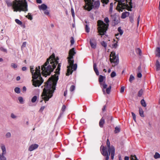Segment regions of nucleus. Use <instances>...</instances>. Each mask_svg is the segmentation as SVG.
<instances>
[{"label":"nucleus","mask_w":160,"mask_h":160,"mask_svg":"<svg viewBox=\"0 0 160 160\" xmlns=\"http://www.w3.org/2000/svg\"><path fill=\"white\" fill-rule=\"evenodd\" d=\"M129 13L128 12H125L122 13L121 18L123 19L125 18L129 15Z\"/></svg>","instance_id":"obj_18"},{"label":"nucleus","mask_w":160,"mask_h":160,"mask_svg":"<svg viewBox=\"0 0 160 160\" xmlns=\"http://www.w3.org/2000/svg\"><path fill=\"white\" fill-rule=\"evenodd\" d=\"M105 78V77L102 76V75H100L99 77V81L100 83V86H101L102 84V82L104 79Z\"/></svg>","instance_id":"obj_16"},{"label":"nucleus","mask_w":160,"mask_h":160,"mask_svg":"<svg viewBox=\"0 0 160 160\" xmlns=\"http://www.w3.org/2000/svg\"><path fill=\"white\" fill-rule=\"evenodd\" d=\"M44 13L45 14L47 15H48L49 14V11L48 10L46 9V10H44Z\"/></svg>","instance_id":"obj_46"},{"label":"nucleus","mask_w":160,"mask_h":160,"mask_svg":"<svg viewBox=\"0 0 160 160\" xmlns=\"http://www.w3.org/2000/svg\"><path fill=\"white\" fill-rule=\"evenodd\" d=\"M118 41H116V42H115V43H114L112 45V46L113 48H116L118 46V45L117 44V43L118 42Z\"/></svg>","instance_id":"obj_43"},{"label":"nucleus","mask_w":160,"mask_h":160,"mask_svg":"<svg viewBox=\"0 0 160 160\" xmlns=\"http://www.w3.org/2000/svg\"><path fill=\"white\" fill-rule=\"evenodd\" d=\"M136 52L137 54H138L139 55H141L142 54V51L141 49L139 48H137L136 49Z\"/></svg>","instance_id":"obj_32"},{"label":"nucleus","mask_w":160,"mask_h":160,"mask_svg":"<svg viewBox=\"0 0 160 160\" xmlns=\"http://www.w3.org/2000/svg\"><path fill=\"white\" fill-rule=\"evenodd\" d=\"M85 29L87 32H89V28L87 25L85 26Z\"/></svg>","instance_id":"obj_50"},{"label":"nucleus","mask_w":160,"mask_h":160,"mask_svg":"<svg viewBox=\"0 0 160 160\" xmlns=\"http://www.w3.org/2000/svg\"><path fill=\"white\" fill-rule=\"evenodd\" d=\"M131 159L132 160H138L137 159L136 156L135 155H132L131 156Z\"/></svg>","instance_id":"obj_38"},{"label":"nucleus","mask_w":160,"mask_h":160,"mask_svg":"<svg viewBox=\"0 0 160 160\" xmlns=\"http://www.w3.org/2000/svg\"><path fill=\"white\" fill-rule=\"evenodd\" d=\"M138 72H142V68L141 66H139L138 67V69H137Z\"/></svg>","instance_id":"obj_52"},{"label":"nucleus","mask_w":160,"mask_h":160,"mask_svg":"<svg viewBox=\"0 0 160 160\" xmlns=\"http://www.w3.org/2000/svg\"><path fill=\"white\" fill-rule=\"evenodd\" d=\"M93 69L96 74L97 75H99V72L97 68V65L96 63H94L93 64Z\"/></svg>","instance_id":"obj_17"},{"label":"nucleus","mask_w":160,"mask_h":160,"mask_svg":"<svg viewBox=\"0 0 160 160\" xmlns=\"http://www.w3.org/2000/svg\"><path fill=\"white\" fill-rule=\"evenodd\" d=\"M26 90V88L25 86H24L22 88V91L23 92H25Z\"/></svg>","instance_id":"obj_62"},{"label":"nucleus","mask_w":160,"mask_h":160,"mask_svg":"<svg viewBox=\"0 0 160 160\" xmlns=\"http://www.w3.org/2000/svg\"><path fill=\"white\" fill-rule=\"evenodd\" d=\"M0 50L3 52H7V50L4 47H1V48H0Z\"/></svg>","instance_id":"obj_47"},{"label":"nucleus","mask_w":160,"mask_h":160,"mask_svg":"<svg viewBox=\"0 0 160 160\" xmlns=\"http://www.w3.org/2000/svg\"><path fill=\"white\" fill-rule=\"evenodd\" d=\"M139 113L140 116L142 117H143L144 115L143 114V110L141 108H139Z\"/></svg>","instance_id":"obj_22"},{"label":"nucleus","mask_w":160,"mask_h":160,"mask_svg":"<svg viewBox=\"0 0 160 160\" xmlns=\"http://www.w3.org/2000/svg\"><path fill=\"white\" fill-rule=\"evenodd\" d=\"M85 2V5L84 8L90 11L93 8L97 9L100 6V2L99 0L95 1V0H84Z\"/></svg>","instance_id":"obj_7"},{"label":"nucleus","mask_w":160,"mask_h":160,"mask_svg":"<svg viewBox=\"0 0 160 160\" xmlns=\"http://www.w3.org/2000/svg\"><path fill=\"white\" fill-rule=\"evenodd\" d=\"M137 77L139 78H141L142 77V74H141V72H138Z\"/></svg>","instance_id":"obj_53"},{"label":"nucleus","mask_w":160,"mask_h":160,"mask_svg":"<svg viewBox=\"0 0 160 160\" xmlns=\"http://www.w3.org/2000/svg\"><path fill=\"white\" fill-rule=\"evenodd\" d=\"M37 99V96H33L31 99V102L32 103H34L36 102Z\"/></svg>","instance_id":"obj_29"},{"label":"nucleus","mask_w":160,"mask_h":160,"mask_svg":"<svg viewBox=\"0 0 160 160\" xmlns=\"http://www.w3.org/2000/svg\"><path fill=\"white\" fill-rule=\"evenodd\" d=\"M116 73L115 72H112L111 74V77L113 78L116 76Z\"/></svg>","instance_id":"obj_45"},{"label":"nucleus","mask_w":160,"mask_h":160,"mask_svg":"<svg viewBox=\"0 0 160 160\" xmlns=\"http://www.w3.org/2000/svg\"><path fill=\"white\" fill-rule=\"evenodd\" d=\"M0 147L2 151V153H0V160H7V152L6 145L2 143L0 145Z\"/></svg>","instance_id":"obj_8"},{"label":"nucleus","mask_w":160,"mask_h":160,"mask_svg":"<svg viewBox=\"0 0 160 160\" xmlns=\"http://www.w3.org/2000/svg\"><path fill=\"white\" fill-rule=\"evenodd\" d=\"M11 117L13 119H15L17 118V116L13 113L11 114Z\"/></svg>","instance_id":"obj_49"},{"label":"nucleus","mask_w":160,"mask_h":160,"mask_svg":"<svg viewBox=\"0 0 160 160\" xmlns=\"http://www.w3.org/2000/svg\"><path fill=\"white\" fill-rule=\"evenodd\" d=\"M58 58L56 60L54 54H52L47 60L44 64L41 67L42 74L43 76L46 77L49 75L53 71L54 68L58 65L57 67L55 72V74L50 78L45 85L43 89L42 97L45 102L48 101L53 96V93L55 89V86L59 74V71L61 66V64L58 63Z\"/></svg>","instance_id":"obj_1"},{"label":"nucleus","mask_w":160,"mask_h":160,"mask_svg":"<svg viewBox=\"0 0 160 160\" xmlns=\"http://www.w3.org/2000/svg\"><path fill=\"white\" fill-rule=\"evenodd\" d=\"M48 7L47 6L44 4H42L41 5L38 6V8L40 10H45Z\"/></svg>","instance_id":"obj_15"},{"label":"nucleus","mask_w":160,"mask_h":160,"mask_svg":"<svg viewBox=\"0 0 160 160\" xmlns=\"http://www.w3.org/2000/svg\"><path fill=\"white\" fill-rule=\"evenodd\" d=\"M75 89V86L74 85H72L70 88V90L71 92L73 91Z\"/></svg>","instance_id":"obj_42"},{"label":"nucleus","mask_w":160,"mask_h":160,"mask_svg":"<svg viewBox=\"0 0 160 160\" xmlns=\"http://www.w3.org/2000/svg\"><path fill=\"white\" fill-rule=\"evenodd\" d=\"M124 160H129V157L127 156H125L124 158Z\"/></svg>","instance_id":"obj_64"},{"label":"nucleus","mask_w":160,"mask_h":160,"mask_svg":"<svg viewBox=\"0 0 160 160\" xmlns=\"http://www.w3.org/2000/svg\"><path fill=\"white\" fill-rule=\"evenodd\" d=\"M15 21L16 23L18 25H21L22 23V22L20 20L18 19H16Z\"/></svg>","instance_id":"obj_39"},{"label":"nucleus","mask_w":160,"mask_h":160,"mask_svg":"<svg viewBox=\"0 0 160 160\" xmlns=\"http://www.w3.org/2000/svg\"><path fill=\"white\" fill-rule=\"evenodd\" d=\"M36 2L38 3H42V1L41 0H36Z\"/></svg>","instance_id":"obj_61"},{"label":"nucleus","mask_w":160,"mask_h":160,"mask_svg":"<svg viewBox=\"0 0 160 160\" xmlns=\"http://www.w3.org/2000/svg\"><path fill=\"white\" fill-rule=\"evenodd\" d=\"M156 67L157 70H159L160 69V64L158 60H157L156 62Z\"/></svg>","instance_id":"obj_24"},{"label":"nucleus","mask_w":160,"mask_h":160,"mask_svg":"<svg viewBox=\"0 0 160 160\" xmlns=\"http://www.w3.org/2000/svg\"><path fill=\"white\" fill-rule=\"evenodd\" d=\"M102 87L103 88L102 89V91L103 92V93L104 94H106V92L105 91V90H104L105 89H106L107 88V85L105 84V83H102V84L101 86V87Z\"/></svg>","instance_id":"obj_19"},{"label":"nucleus","mask_w":160,"mask_h":160,"mask_svg":"<svg viewBox=\"0 0 160 160\" xmlns=\"http://www.w3.org/2000/svg\"><path fill=\"white\" fill-rule=\"evenodd\" d=\"M125 89V87L124 86H122L121 87V89H120V92L121 93H122L124 92Z\"/></svg>","instance_id":"obj_51"},{"label":"nucleus","mask_w":160,"mask_h":160,"mask_svg":"<svg viewBox=\"0 0 160 160\" xmlns=\"http://www.w3.org/2000/svg\"><path fill=\"white\" fill-rule=\"evenodd\" d=\"M113 4L112 3H111L110 4V9H109V11L110 12H112V8H113Z\"/></svg>","instance_id":"obj_44"},{"label":"nucleus","mask_w":160,"mask_h":160,"mask_svg":"<svg viewBox=\"0 0 160 160\" xmlns=\"http://www.w3.org/2000/svg\"><path fill=\"white\" fill-rule=\"evenodd\" d=\"M113 21H114L115 24H117L119 22V20L117 19L116 18H114V19H113Z\"/></svg>","instance_id":"obj_41"},{"label":"nucleus","mask_w":160,"mask_h":160,"mask_svg":"<svg viewBox=\"0 0 160 160\" xmlns=\"http://www.w3.org/2000/svg\"><path fill=\"white\" fill-rule=\"evenodd\" d=\"M90 43L91 48L95 49L96 48L97 43L96 39L94 38H92L90 39Z\"/></svg>","instance_id":"obj_12"},{"label":"nucleus","mask_w":160,"mask_h":160,"mask_svg":"<svg viewBox=\"0 0 160 160\" xmlns=\"http://www.w3.org/2000/svg\"><path fill=\"white\" fill-rule=\"evenodd\" d=\"M143 90L142 89H141L140 90L138 93V96L139 97H140L142 96V95L143 94Z\"/></svg>","instance_id":"obj_27"},{"label":"nucleus","mask_w":160,"mask_h":160,"mask_svg":"<svg viewBox=\"0 0 160 160\" xmlns=\"http://www.w3.org/2000/svg\"><path fill=\"white\" fill-rule=\"evenodd\" d=\"M156 55L158 57H160V48L159 47L157 48Z\"/></svg>","instance_id":"obj_21"},{"label":"nucleus","mask_w":160,"mask_h":160,"mask_svg":"<svg viewBox=\"0 0 160 160\" xmlns=\"http://www.w3.org/2000/svg\"><path fill=\"white\" fill-rule=\"evenodd\" d=\"M140 19V16H139L138 18V19H137V25L138 26V25L139 24Z\"/></svg>","instance_id":"obj_60"},{"label":"nucleus","mask_w":160,"mask_h":160,"mask_svg":"<svg viewBox=\"0 0 160 160\" xmlns=\"http://www.w3.org/2000/svg\"><path fill=\"white\" fill-rule=\"evenodd\" d=\"M102 154L104 156H106L105 160H108L109 154L106 148L102 146L100 148Z\"/></svg>","instance_id":"obj_11"},{"label":"nucleus","mask_w":160,"mask_h":160,"mask_svg":"<svg viewBox=\"0 0 160 160\" xmlns=\"http://www.w3.org/2000/svg\"><path fill=\"white\" fill-rule=\"evenodd\" d=\"M81 122L82 123H84L86 122V120L84 118H82L81 120Z\"/></svg>","instance_id":"obj_59"},{"label":"nucleus","mask_w":160,"mask_h":160,"mask_svg":"<svg viewBox=\"0 0 160 160\" xmlns=\"http://www.w3.org/2000/svg\"><path fill=\"white\" fill-rule=\"evenodd\" d=\"M141 103L142 105L144 107H145L147 106L145 100L143 99H142L141 101Z\"/></svg>","instance_id":"obj_26"},{"label":"nucleus","mask_w":160,"mask_h":160,"mask_svg":"<svg viewBox=\"0 0 160 160\" xmlns=\"http://www.w3.org/2000/svg\"><path fill=\"white\" fill-rule=\"evenodd\" d=\"M110 61L113 66L116 65L118 62V58L115 55V52H111L110 54Z\"/></svg>","instance_id":"obj_10"},{"label":"nucleus","mask_w":160,"mask_h":160,"mask_svg":"<svg viewBox=\"0 0 160 160\" xmlns=\"http://www.w3.org/2000/svg\"><path fill=\"white\" fill-rule=\"evenodd\" d=\"M45 106H42V107H41V108H40V110H39V111L40 112H42L43 110H44V109L45 108Z\"/></svg>","instance_id":"obj_56"},{"label":"nucleus","mask_w":160,"mask_h":160,"mask_svg":"<svg viewBox=\"0 0 160 160\" xmlns=\"http://www.w3.org/2000/svg\"><path fill=\"white\" fill-rule=\"evenodd\" d=\"M118 2L117 9L119 12H122V10L127 8L128 11H131L132 6V0H115Z\"/></svg>","instance_id":"obj_5"},{"label":"nucleus","mask_w":160,"mask_h":160,"mask_svg":"<svg viewBox=\"0 0 160 160\" xmlns=\"http://www.w3.org/2000/svg\"><path fill=\"white\" fill-rule=\"evenodd\" d=\"M27 70V68L25 67H23L22 68V70L23 71H25Z\"/></svg>","instance_id":"obj_63"},{"label":"nucleus","mask_w":160,"mask_h":160,"mask_svg":"<svg viewBox=\"0 0 160 160\" xmlns=\"http://www.w3.org/2000/svg\"><path fill=\"white\" fill-rule=\"evenodd\" d=\"M74 42V40L73 38H72V39L71 40V43L72 45H73Z\"/></svg>","instance_id":"obj_58"},{"label":"nucleus","mask_w":160,"mask_h":160,"mask_svg":"<svg viewBox=\"0 0 160 160\" xmlns=\"http://www.w3.org/2000/svg\"><path fill=\"white\" fill-rule=\"evenodd\" d=\"M38 145L37 144H33L30 145L28 148V150L32 151L38 148Z\"/></svg>","instance_id":"obj_13"},{"label":"nucleus","mask_w":160,"mask_h":160,"mask_svg":"<svg viewBox=\"0 0 160 160\" xmlns=\"http://www.w3.org/2000/svg\"><path fill=\"white\" fill-rule=\"evenodd\" d=\"M26 17L28 18L29 19L31 20L32 19V16L31 15V14L29 13H28V15L26 16Z\"/></svg>","instance_id":"obj_30"},{"label":"nucleus","mask_w":160,"mask_h":160,"mask_svg":"<svg viewBox=\"0 0 160 160\" xmlns=\"http://www.w3.org/2000/svg\"><path fill=\"white\" fill-rule=\"evenodd\" d=\"M26 42H24L23 43H22V45L21 48H22L25 47H26Z\"/></svg>","instance_id":"obj_57"},{"label":"nucleus","mask_w":160,"mask_h":160,"mask_svg":"<svg viewBox=\"0 0 160 160\" xmlns=\"http://www.w3.org/2000/svg\"><path fill=\"white\" fill-rule=\"evenodd\" d=\"M8 7L12 6L14 12H19L28 11V5L26 0H14L12 2L8 0L6 1Z\"/></svg>","instance_id":"obj_2"},{"label":"nucleus","mask_w":160,"mask_h":160,"mask_svg":"<svg viewBox=\"0 0 160 160\" xmlns=\"http://www.w3.org/2000/svg\"><path fill=\"white\" fill-rule=\"evenodd\" d=\"M11 66L12 68L15 69L17 68L18 65L16 64L12 63L11 64Z\"/></svg>","instance_id":"obj_31"},{"label":"nucleus","mask_w":160,"mask_h":160,"mask_svg":"<svg viewBox=\"0 0 160 160\" xmlns=\"http://www.w3.org/2000/svg\"><path fill=\"white\" fill-rule=\"evenodd\" d=\"M134 77L132 75H131L130 76V78L129 79V81L130 82H132L134 79Z\"/></svg>","instance_id":"obj_33"},{"label":"nucleus","mask_w":160,"mask_h":160,"mask_svg":"<svg viewBox=\"0 0 160 160\" xmlns=\"http://www.w3.org/2000/svg\"><path fill=\"white\" fill-rule=\"evenodd\" d=\"M120 131V128L118 127H116L115 128V130L114 131L115 133H117L119 132Z\"/></svg>","instance_id":"obj_36"},{"label":"nucleus","mask_w":160,"mask_h":160,"mask_svg":"<svg viewBox=\"0 0 160 160\" xmlns=\"http://www.w3.org/2000/svg\"><path fill=\"white\" fill-rule=\"evenodd\" d=\"M40 66L36 67L34 69L33 66L30 67V72L32 74V85L35 87H39L43 82V80L41 77Z\"/></svg>","instance_id":"obj_3"},{"label":"nucleus","mask_w":160,"mask_h":160,"mask_svg":"<svg viewBox=\"0 0 160 160\" xmlns=\"http://www.w3.org/2000/svg\"><path fill=\"white\" fill-rule=\"evenodd\" d=\"M109 0H102L101 1L103 3L107 4L109 2Z\"/></svg>","instance_id":"obj_48"},{"label":"nucleus","mask_w":160,"mask_h":160,"mask_svg":"<svg viewBox=\"0 0 160 160\" xmlns=\"http://www.w3.org/2000/svg\"><path fill=\"white\" fill-rule=\"evenodd\" d=\"M154 158L155 159L160 158V154L158 152H155L154 155Z\"/></svg>","instance_id":"obj_23"},{"label":"nucleus","mask_w":160,"mask_h":160,"mask_svg":"<svg viewBox=\"0 0 160 160\" xmlns=\"http://www.w3.org/2000/svg\"><path fill=\"white\" fill-rule=\"evenodd\" d=\"M111 86H110L108 88H106V93L107 94H109L110 93V91H111Z\"/></svg>","instance_id":"obj_34"},{"label":"nucleus","mask_w":160,"mask_h":160,"mask_svg":"<svg viewBox=\"0 0 160 160\" xmlns=\"http://www.w3.org/2000/svg\"><path fill=\"white\" fill-rule=\"evenodd\" d=\"M104 21L106 23H105L101 20H98V30L99 33L98 35H103L107 30L108 26V23L109 22V20L108 17L105 18L104 19Z\"/></svg>","instance_id":"obj_6"},{"label":"nucleus","mask_w":160,"mask_h":160,"mask_svg":"<svg viewBox=\"0 0 160 160\" xmlns=\"http://www.w3.org/2000/svg\"><path fill=\"white\" fill-rule=\"evenodd\" d=\"M65 108H66V106H65V105H63L62 106V109H61V110H62V113H61L60 114V115L61 116L62 115V114H63V112L65 111Z\"/></svg>","instance_id":"obj_35"},{"label":"nucleus","mask_w":160,"mask_h":160,"mask_svg":"<svg viewBox=\"0 0 160 160\" xmlns=\"http://www.w3.org/2000/svg\"><path fill=\"white\" fill-rule=\"evenodd\" d=\"M132 116L133 118V119L134 120V121H135L136 120V115L133 112H132Z\"/></svg>","instance_id":"obj_55"},{"label":"nucleus","mask_w":160,"mask_h":160,"mask_svg":"<svg viewBox=\"0 0 160 160\" xmlns=\"http://www.w3.org/2000/svg\"><path fill=\"white\" fill-rule=\"evenodd\" d=\"M14 90L15 92L18 94L20 93L21 92L20 88L18 87L15 88Z\"/></svg>","instance_id":"obj_28"},{"label":"nucleus","mask_w":160,"mask_h":160,"mask_svg":"<svg viewBox=\"0 0 160 160\" xmlns=\"http://www.w3.org/2000/svg\"><path fill=\"white\" fill-rule=\"evenodd\" d=\"M105 123V121L103 118H102L99 121V125L100 127L102 128L103 127V125Z\"/></svg>","instance_id":"obj_20"},{"label":"nucleus","mask_w":160,"mask_h":160,"mask_svg":"<svg viewBox=\"0 0 160 160\" xmlns=\"http://www.w3.org/2000/svg\"><path fill=\"white\" fill-rule=\"evenodd\" d=\"M101 44L102 46L104 47L105 48H106L107 47V43L104 41H102L101 42Z\"/></svg>","instance_id":"obj_37"},{"label":"nucleus","mask_w":160,"mask_h":160,"mask_svg":"<svg viewBox=\"0 0 160 160\" xmlns=\"http://www.w3.org/2000/svg\"><path fill=\"white\" fill-rule=\"evenodd\" d=\"M107 145L109 155L111 154V158L112 160L114 158L115 154V148L113 146L110 145V143L108 139L107 140Z\"/></svg>","instance_id":"obj_9"},{"label":"nucleus","mask_w":160,"mask_h":160,"mask_svg":"<svg viewBox=\"0 0 160 160\" xmlns=\"http://www.w3.org/2000/svg\"><path fill=\"white\" fill-rule=\"evenodd\" d=\"M71 11L72 16L73 17V18H74L75 16V14H74V11L73 9L71 8Z\"/></svg>","instance_id":"obj_54"},{"label":"nucleus","mask_w":160,"mask_h":160,"mask_svg":"<svg viewBox=\"0 0 160 160\" xmlns=\"http://www.w3.org/2000/svg\"><path fill=\"white\" fill-rule=\"evenodd\" d=\"M76 53L74 48L70 49L69 53V57H68V63L69 65L67 67V76L71 74L73 71L76 70L77 68V65L76 64H73L74 61L73 59V56Z\"/></svg>","instance_id":"obj_4"},{"label":"nucleus","mask_w":160,"mask_h":160,"mask_svg":"<svg viewBox=\"0 0 160 160\" xmlns=\"http://www.w3.org/2000/svg\"><path fill=\"white\" fill-rule=\"evenodd\" d=\"M118 30L119 33L116 34L115 36L116 37V38L118 39V40H119V37H118V35L120 34V36H122V35L123 32V31L121 29V28L120 27L118 28Z\"/></svg>","instance_id":"obj_14"},{"label":"nucleus","mask_w":160,"mask_h":160,"mask_svg":"<svg viewBox=\"0 0 160 160\" xmlns=\"http://www.w3.org/2000/svg\"><path fill=\"white\" fill-rule=\"evenodd\" d=\"M6 137L7 138H9L11 137V134L10 132H7L5 135Z\"/></svg>","instance_id":"obj_40"},{"label":"nucleus","mask_w":160,"mask_h":160,"mask_svg":"<svg viewBox=\"0 0 160 160\" xmlns=\"http://www.w3.org/2000/svg\"><path fill=\"white\" fill-rule=\"evenodd\" d=\"M18 99L20 104H22L24 103V100L23 98L22 97H18Z\"/></svg>","instance_id":"obj_25"}]
</instances>
